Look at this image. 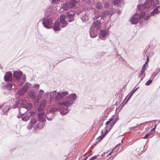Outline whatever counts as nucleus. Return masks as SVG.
<instances>
[{
  "instance_id": "f257e3e1",
  "label": "nucleus",
  "mask_w": 160,
  "mask_h": 160,
  "mask_svg": "<svg viewBox=\"0 0 160 160\" xmlns=\"http://www.w3.org/2000/svg\"><path fill=\"white\" fill-rule=\"evenodd\" d=\"M159 0H139L137 5V11H142L149 8L151 6L153 8L157 5L159 4Z\"/></svg>"
},
{
  "instance_id": "f03ea898",
  "label": "nucleus",
  "mask_w": 160,
  "mask_h": 160,
  "mask_svg": "<svg viewBox=\"0 0 160 160\" xmlns=\"http://www.w3.org/2000/svg\"><path fill=\"white\" fill-rule=\"evenodd\" d=\"M146 15V12L144 11L141 12L140 13L136 12L133 16L131 18L130 22L132 24H136L139 22L140 23V25H145L148 22L145 18H143Z\"/></svg>"
},
{
  "instance_id": "7ed1b4c3",
  "label": "nucleus",
  "mask_w": 160,
  "mask_h": 160,
  "mask_svg": "<svg viewBox=\"0 0 160 160\" xmlns=\"http://www.w3.org/2000/svg\"><path fill=\"white\" fill-rule=\"evenodd\" d=\"M77 98L76 94L73 93L70 94L66 97V100L62 102L58 103V105L63 106L68 109V107L72 105L75 102V100Z\"/></svg>"
},
{
  "instance_id": "20e7f679",
  "label": "nucleus",
  "mask_w": 160,
  "mask_h": 160,
  "mask_svg": "<svg viewBox=\"0 0 160 160\" xmlns=\"http://www.w3.org/2000/svg\"><path fill=\"white\" fill-rule=\"evenodd\" d=\"M69 110L67 108H65L63 106L61 105L59 108H50L49 112H53L57 111L60 112V114L62 115H64L67 114L69 111Z\"/></svg>"
},
{
  "instance_id": "39448f33",
  "label": "nucleus",
  "mask_w": 160,
  "mask_h": 160,
  "mask_svg": "<svg viewBox=\"0 0 160 160\" xmlns=\"http://www.w3.org/2000/svg\"><path fill=\"white\" fill-rule=\"evenodd\" d=\"M77 2L76 0H70L63 3L62 8L64 11H67L68 9L74 7Z\"/></svg>"
},
{
  "instance_id": "423d86ee",
  "label": "nucleus",
  "mask_w": 160,
  "mask_h": 160,
  "mask_svg": "<svg viewBox=\"0 0 160 160\" xmlns=\"http://www.w3.org/2000/svg\"><path fill=\"white\" fill-rule=\"evenodd\" d=\"M13 76L15 80L19 81L21 79L22 75V80H23L24 82L26 81V76L25 74H23L22 72L20 70L13 71Z\"/></svg>"
},
{
  "instance_id": "0eeeda50",
  "label": "nucleus",
  "mask_w": 160,
  "mask_h": 160,
  "mask_svg": "<svg viewBox=\"0 0 160 160\" xmlns=\"http://www.w3.org/2000/svg\"><path fill=\"white\" fill-rule=\"evenodd\" d=\"M42 21V24L43 26L47 29L52 28V26H50L52 24V19L51 18H49L43 17L40 21Z\"/></svg>"
},
{
  "instance_id": "6e6552de",
  "label": "nucleus",
  "mask_w": 160,
  "mask_h": 160,
  "mask_svg": "<svg viewBox=\"0 0 160 160\" xmlns=\"http://www.w3.org/2000/svg\"><path fill=\"white\" fill-rule=\"evenodd\" d=\"M68 94V92L67 91L57 92L56 97L54 98L55 101L56 102L59 101Z\"/></svg>"
},
{
  "instance_id": "1a4fd4ad",
  "label": "nucleus",
  "mask_w": 160,
  "mask_h": 160,
  "mask_svg": "<svg viewBox=\"0 0 160 160\" xmlns=\"http://www.w3.org/2000/svg\"><path fill=\"white\" fill-rule=\"evenodd\" d=\"M66 19L69 22H72L74 21L75 19V13H71L70 12H66Z\"/></svg>"
},
{
  "instance_id": "9d476101",
  "label": "nucleus",
  "mask_w": 160,
  "mask_h": 160,
  "mask_svg": "<svg viewBox=\"0 0 160 160\" xmlns=\"http://www.w3.org/2000/svg\"><path fill=\"white\" fill-rule=\"evenodd\" d=\"M109 33V31H107L106 30H101L100 31L99 34V38L103 40H105L106 36Z\"/></svg>"
},
{
  "instance_id": "9b49d317",
  "label": "nucleus",
  "mask_w": 160,
  "mask_h": 160,
  "mask_svg": "<svg viewBox=\"0 0 160 160\" xmlns=\"http://www.w3.org/2000/svg\"><path fill=\"white\" fill-rule=\"evenodd\" d=\"M12 78V73L11 71L7 72L4 77V80L5 82H8L11 81Z\"/></svg>"
},
{
  "instance_id": "f8f14e48",
  "label": "nucleus",
  "mask_w": 160,
  "mask_h": 160,
  "mask_svg": "<svg viewBox=\"0 0 160 160\" xmlns=\"http://www.w3.org/2000/svg\"><path fill=\"white\" fill-rule=\"evenodd\" d=\"M101 23L100 22H98L97 20L96 21H94L93 22V24L92 25L91 28H92L98 31L101 28Z\"/></svg>"
},
{
  "instance_id": "ddd939ff",
  "label": "nucleus",
  "mask_w": 160,
  "mask_h": 160,
  "mask_svg": "<svg viewBox=\"0 0 160 160\" xmlns=\"http://www.w3.org/2000/svg\"><path fill=\"white\" fill-rule=\"evenodd\" d=\"M60 23L58 21H56L53 24V26L52 27L53 30L55 32L59 31L61 30L59 27Z\"/></svg>"
},
{
  "instance_id": "4468645a",
  "label": "nucleus",
  "mask_w": 160,
  "mask_h": 160,
  "mask_svg": "<svg viewBox=\"0 0 160 160\" xmlns=\"http://www.w3.org/2000/svg\"><path fill=\"white\" fill-rule=\"evenodd\" d=\"M44 112H42L38 114V119L40 122H45L46 121V119L44 118Z\"/></svg>"
},
{
  "instance_id": "2eb2a0df",
  "label": "nucleus",
  "mask_w": 160,
  "mask_h": 160,
  "mask_svg": "<svg viewBox=\"0 0 160 160\" xmlns=\"http://www.w3.org/2000/svg\"><path fill=\"white\" fill-rule=\"evenodd\" d=\"M89 33L90 37L92 38H94L98 35V31L93 28H92L89 29Z\"/></svg>"
},
{
  "instance_id": "dca6fc26",
  "label": "nucleus",
  "mask_w": 160,
  "mask_h": 160,
  "mask_svg": "<svg viewBox=\"0 0 160 160\" xmlns=\"http://www.w3.org/2000/svg\"><path fill=\"white\" fill-rule=\"evenodd\" d=\"M160 12V6H158L155 8L150 12L151 16H154L155 14H158Z\"/></svg>"
},
{
  "instance_id": "f3484780",
  "label": "nucleus",
  "mask_w": 160,
  "mask_h": 160,
  "mask_svg": "<svg viewBox=\"0 0 160 160\" xmlns=\"http://www.w3.org/2000/svg\"><path fill=\"white\" fill-rule=\"evenodd\" d=\"M157 126V125L156 124L154 125V127L152 128L149 132L148 133L146 134L145 136H144L142 138L143 139H146L148 136L152 135L153 133H154L155 132V129L156 128Z\"/></svg>"
},
{
  "instance_id": "a211bd4d",
  "label": "nucleus",
  "mask_w": 160,
  "mask_h": 160,
  "mask_svg": "<svg viewBox=\"0 0 160 160\" xmlns=\"http://www.w3.org/2000/svg\"><path fill=\"white\" fill-rule=\"evenodd\" d=\"M66 19V15L63 14L60 16V20L61 24H67V21L65 20Z\"/></svg>"
},
{
  "instance_id": "6ab92c4d",
  "label": "nucleus",
  "mask_w": 160,
  "mask_h": 160,
  "mask_svg": "<svg viewBox=\"0 0 160 160\" xmlns=\"http://www.w3.org/2000/svg\"><path fill=\"white\" fill-rule=\"evenodd\" d=\"M129 97L126 100V101L124 102L125 100L126 99V98L128 97V95L126 96L124 100L122 102V103L121 104V105L122 106L121 108H120L119 112H118V113L122 109V108L124 107V106L129 101V100L130 99V98H131L132 96H131L129 95Z\"/></svg>"
},
{
  "instance_id": "aec40b11",
  "label": "nucleus",
  "mask_w": 160,
  "mask_h": 160,
  "mask_svg": "<svg viewBox=\"0 0 160 160\" xmlns=\"http://www.w3.org/2000/svg\"><path fill=\"white\" fill-rule=\"evenodd\" d=\"M28 96L30 98L34 99L37 98L35 92L33 90H30L28 92Z\"/></svg>"
},
{
  "instance_id": "412c9836",
  "label": "nucleus",
  "mask_w": 160,
  "mask_h": 160,
  "mask_svg": "<svg viewBox=\"0 0 160 160\" xmlns=\"http://www.w3.org/2000/svg\"><path fill=\"white\" fill-rule=\"evenodd\" d=\"M32 105L31 103L27 102L26 106H24V108L27 109V110L25 112H27L29 109H30L32 108Z\"/></svg>"
},
{
  "instance_id": "4be33fe9",
  "label": "nucleus",
  "mask_w": 160,
  "mask_h": 160,
  "mask_svg": "<svg viewBox=\"0 0 160 160\" xmlns=\"http://www.w3.org/2000/svg\"><path fill=\"white\" fill-rule=\"evenodd\" d=\"M31 120L29 123L33 126L37 122V120L35 119V117H32L31 118Z\"/></svg>"
},
{
  "instance_id": "5701e85b",
  "label": "nucleus",
  "mask_w": 160,
  "mask_h": 160,
  "mask_svg": "<svg viewBox=\"0 0 160 160\" xmlns=\"http://www.w3.org/2000/svg\"><path fill=\"white\" fill-rule=\"evenodd\" d=\"M45 107V105L42 103H41L39 105L38 108V110L39 112H41L42 111Z\"/></svg>"
},
{
  "instance_id": "b1692460",
  "label": "nucleus",
  "mask_w": 160,
  "mask_h": 160,
  "mask_svg": "<svg viewBox=\"0 0 160 160\" xmlns=\"http://www.w3.org/2000/svg\"><path fill=\"white\" fill-rule=\"evenodd\" d=\"M25 92L24 91L23 88H21L20 89L18 90L17 93L20 96H22L25 93Z\"/></svg>"
},
{
  "instance_id": "393cba45",
  "label": "nucleus",
  "mask_w": 160,
  "mask_h": 160,
  "mask_svg": "<svg viewBox=\"0 0 160 160\" xmlns=\"http://www.w3.org/2000/svg\"><path fill=\"white\" fill-rule=\"evenodd\" d=\"M11 107L9 106H6L3 108V112L7 113L8 112L10 109H11Z\"/></svg>"
},
{
  "instance_id": "a878e982",
  "label": "nucleus",
  "mask_w": 160,
  "mask_h": 160,
  "mask_svg": "<svg viewBox=\"0 0 160 160\" xmlns=\"http://www.w3.org/2000/svg\"><path fill=\"white\" fill-rule=\"evenodd\" d=\"M51 12L49 10H46L44 12V14L46 18H49L50 16Z\"/></svg>"
},
{
  "instance_id": "bb28decb",
  "label": "nucleus",
  "mask_w": 160,
  "mask_h": 160,
  "mask_svg": "<svg viewBox=\"0 0 160 160\" xmlns=\"http://www.w3.org/2000/svg\"><path fill=\"white\" fill-rule=\"evenodd\" d=\"M44 91L42 89H40L39 91L38 92V95H37V98H38L40 99V98H41L43 94L44 93Z\"/></svg>"
},
{
  "instance_id": "cd10ccee",
  "label": "nucleus",
  "mask_w": 160,
  "mask_h": 160,
  "mask_svg": "<svg viewBox=\"0 0 160 160\" xmlns=\"http://www.w3.org/2000/svg\"><path fill=\"white\" fill-rule=\"evenodd\" d=\"M109 13L110 12L108 10H106L103 12L102 14V17L103 18H105L108 15H109Z\"/></svg>"
},
{
  "instance_id": "c85d7f7f",
  "label": "nucleus",
  "mask_w": 160,
  "mask_h": 160,
  "mask_svg": "<svg viewBox=\"0 0 160 160\" xmlns=\"http://www.w3.org/2000/svg\"><path fill=\"white\" fill-rule=\"evenodd\" d=\"M56 90L51 92H50V98L51 99H52L53 98L54 95H55L56 94Z\"/></svg>"
},
{
  "instance_id": "c756f323",
  "label": "nucleus",
  "mask_w": 160,
  "mask_h": 160,
  "mask_svg": "<svg viewBox=\"0 0 160 160\" xmlns=\"http://www.w3.org/2000/svg\"><path fill=\"white\" fill-rule=\"evenodd\" d=\"M86 17H87V16L86 14L85 13L84 15L82 16V17L81 18V19L83 22H85L88 21V19H87V20H86Z\"/></svg>"
},
{
  "instance_id": "7c9ffc66",
  "label": "nucleus",
  "mask_w": 160,
  "mask_h": 160,
  "mask_svg": "<svg viewBox=\"0 0 160 160\" xmlns=\"http://www.w3.org/2000/svg\"><path fill=\"white\" fill-rule=\"evenodd\" d=\"M27 103V102L25 100L22 101L21 103H20L22 107L23 108H24V106H26Z\"/></svg>"
},
{
  "instance_id": "2f4dec72",
  "label": "nucleus",
  "mask_w": 160,
  "mask_h": 160,
  "mask_svg": "<svg viewBox=\"0 0 160 160\" xmlns=\"http://www.w3.org/2000/svg\"><path fill=\"white\" fill-rule=\"evenodd\" d=\"M119 118H118V116H117V117L112 121L111 123L110 124H111V126H113L116 123V122L119 120Z\"/></svg>"
},
{
  "instance_id": "473e14b6",
  "label": "nucleus",
  "mask_w": 160,
  "mask_h": 160,
  "mask_svg": "<svg viewBox=\"0 0 160 160\" xmlns=\"http://www.w3.org/2000/svg\"><path fill=\"white\" fill-rule=\"evenodd\" d=\"M13 86V84L11 83H8L6 85V87H7L8 90H10L12 88Z\"/></svg>"
},
{
  "instance_id": "72a5a7b5",
  "label": "nucleus",
  "mask_w": 160,
  "mask_h": 160,
  "mask_svg": "<svg viewBox=\"0 0 160 160\" xmlns=\"http://www.w3.org/2000/svg\"><path fill=\"white\" fill-rule=\"evenodd\" d=\"M120 2V0H113L112 3L114 5H116L119 4Z\"/></svg>"
},
{
  "instance_id": "f704fd0d",
  "label": "nucleus",
  "mask_w": 160,
  "mask_h": 160,
  "mask_svg": "<svg viewBox=\"0 0 160 160\" xmlns=\"http://www.w3.org/2000/svg\"><path fill=\"white\" fill-rule=\"evenodd\" d=\"M153 79H151L150 78L149 80H148L145 83V85L146 86H148L150 85L152 82Z\"/></svg>"
},
{
  "instance_id": "c9c22d12",
  "label": "nucleus",
  "mask_w": 160,
  "mask_h": 160,
  "mask_svg": "<svg viewBox=\"0 0 160 160\" xmlns=\"http://www.w3.org/2000/svg\"><path fill=\"white\" fill-rule=\"evenodd\" d=\"M96 7L99 10L101 9L102 7L100 3H98L96 4Z\"/></svg>"
},
{
  "instance_id": "e433bc0d",
  "label": "nucleus",
  "mask_w": 160,
  "mask_h": 160,
  "mask_svg": "<svg viewBox=\"0 0 160 160\" xmlns=\"http://www.w3.org/2000/svg\"><path fill=\"white\" fill-rule=\"evenodd\" d=\"M20 104L19 101H18L17 102H16V103L13 105L12 108L13 109L16 108L18 107V106L19 104Z\"/></svg>"
},
{
  "instance_id": "4c0bfd02",
  "label": "nucleus",
  "mask_w": 160,
  "mask_h": 160,
  "mask_svg": "<svg viewBox=\"0 0 160 160\" xmlns=\"http://www.w3.org/2000/svg\"><path fill=\"white\" fill-rule=\"evenodd\" d=\"M105 137V136H104V134H102L99 136L98 138H97V140H98L99 141H101L103 139V138Z\"/></svg>"
},
{
  "instance_id": "58836bf2",
  "label": "nucleus",
  "mask_w": 160,
  "mask_h": 160,
  "mask_svg": "<svg viewBox=\"0 0 160 160\" xmlns=\"http://www.w3.org/2000/svg\"><path fill=\"white\" fill-rule=\"evenodd\" d=\"M40 125V123L39 122L38 123L36 124L35 127L34 128V129L35 130H38V129H39Z\"/></svg>"
},
{
  "instance_id": "ea45409f",
  "label": "nucleus",
  "mask_w": 160,
  "mask_h": 160,
  "mask_svg": "<svg viewBox=\"0 0 160 160\" xmlns=\"http://www.w3.org/2000/svg\"><path fill=\"white\" fill-rule=\"evenodd\" d=\"M20 108L19 109V113H20V115H18V116H17V118H21L22 116L24 114H25V113H26V112H25L24 113H22L21 112H20Z\"/></svg>"
},
{
  "instance_id": "a19ab883",
  "label": "nucleus",
  "mask_w": 160,
  "mask_h": 160,
  "mask_svg": "<svg viewBox=\"0 0 160 160\" xmlns=\"http://www.w3.org/2000/svg\"><path fill=\"white\" fill-rule=\"evenodd\" d=\"M120 104V102H119L118 101H116V102L115 103V105H116V106H117V108H116V111H117V106H118L119 105V107H118V108H119L120 107H121V104L120 105H119ZM121 107H120L121 108Z\"/></svg>"
},
{
  "instance_id": "79ce46f5",
  "label": "nucleus",
  "mask_w": 160,
  "mask_h": 160,
  "mask_svg": "<svg viewBox=\"0 0 160 160\" xmlns=\"http://www.w3.org/2000/svg\"><path fill=\"white\" fill-rule=\"evenodd\" d=\"M36 99V101L34 102V105L35 106H37L38 105L39 102V101L40 99L38 98L37 97Z\"/></svg>"
},
{
  "instance_id": "37998d69",
  "label": "nucleus",
  "mask_w": 160,
  "mask_h": 160,
  "mask_svg": "<svg viewBox=\"0 0 160 160\" xmlns=\"http://www.w3.org/2000/svg\"><path fill=\"white\" fill-rule=\"evenodd\" d=\"M46 119L48 121H51L54 117V114H53V115L50 118H48L47 117H46Z\"/></svg>"
},
{
  "instance_id": "c03bdc74",
  "label": "nucleus",
  "mask_w": 160,
  "mask_h": 160,
  "mask_svg": "<svg viewBox=\"0 0 160 160\" xmlns=\"http://www.w3.org/2000/svg\"><path fill=\"white\" fill-rule=\"evenodd\" d=\"M109 3L106 2L104 4V7L105 8H109Z\"/></svg>"
},
{
  "instance_id": "a18cd8bd",
  "label": "nucleus",
  "mask_w": 160,
  "mask_h": 160,
  "mask_svg": "<svg viewBox=\"0 0 160 160\" xmlns=\"http://www.w3.org/2000/svg\"><path fill=\"white\" fill-rule=\"evenodd\" d=\"M33 127L32 125L31 124H30L29 123L28 126L27 127V129L28 130H31L32 129V127Z\"/></svg>"
},
{
  "instance_id": "49530a36",
  "label": "nucleus",
  "mask_w": 160,
  "mask_h": 160,
  "mask_svg": "<svg viewBox=\"0 0 160 160\" xmlns=\"http://www.w3.org/2000/svg\"><path fill=\"white\" fill-rule=\"evenodd\" d=\"M158 120H152L151 121H148V122H144L143 123H141L139 125H142V124H145V123H148L150 122H155V121H157Z\"/></svg>"
},
{
  "instance_id": "de8ad7c7",
  "label": "nucleus",
  "mask_w": 160,
  "mask_h": 160,
  "mask_svg": "<svg viewBox=\"0 0 160 160\" xmlns=\"http://www.w3.org/2000/svg\"><path fill=\"white\" fill-rule=\"evenodd\" d=\"M28 113H29V115H30V116H33L35 114V112L33 111L30 112Z\"/></svg>"
},
{
  "instance_id": "09e8293b",
  "label": "nucleus",
  "mask_w": 160,
  "mask_h": 160,
  "mask_svg": "<svg viewBox=\"0 0 160 160\" xmlns=\"http://www.w3.org/2000/svg\"><path fill=\"white\" fill-rule=\"evenodd\" d=\"M150 15H146L145 17H144L143 18H145L147 21L148 22V20L150 19Z\"/></svg>"
},
{
  "instance_id": "8fccbe9b",
  "label": "nucleus",
  "mask_w": 160,
  "mask_h": 160,
  "mask_svg": "<svg viewBox=\"0 0 160 160\" xmlns=\"http://www.w3.org/2000/svg\"><path fill=\"white\" fill-rule=\"evenodd\" d=\"M146 68V66L145 63L142 66V68L141 70L145 72Z\"/></svg>"
},
{
  "instance_id": "3c124183",
  "label": "nucleus",
  "mask_w": 160,
  "mask_h": 160,
  "mask_svg": "<svg viewBox=\"0 0 160 160\" xmlns=\"http://www.w3.org/2000/svg\"><path fill=\"white\" fill-rule=\"evenodd\" d=\"M97 158V156H93L91 158H90L89 160H94L95 159H96Z\"/></svg>"
},
{
  "instance_id": "603ef678",
  "label": "nucleus",
  "mask_w": 160,
  "mask_h": 160,
  "mask_svg": "<svg viewBox=\"0 0 160 160\" xmlns=\"http://www.w3.org/2000/svg\"><path fill=\"white\" fill-rule=\"evenodd\" d=\"M39 85L38 84H35L33 85V87L37 88L38 89H39Z\"/></svg>"
},
{
  "instance_id": "864d4df0",
  "label": "nucleus",
  "mask_w": 160,
  "mask_h": 160,
  "mask_svg": "<svg viewBox=\"0 0 160 160\" xmlns=\"http://www.w3.org/2000/svg\"><path fill=\"white\" fill-rule=\"evenodd\" d=\"M60 0H52L51 1V3L53 4L54 3H56Z\"/></svg>"
},
{
  "instance_id": "5fc2aeb1",
  "label": "nucleus",
  "mask_w": 160,
  "mask_h": 160,
  "mask_svg": "<svg viewBox=\"0 0 160 160\" xmlns=\"http://www.w3.org/2000/svg\"><path fill=\"white\" fill-rule=\"evenodd\" d=\"M135 92H134L132 90L128 94V96L129 95H130L132 96L133 94Z\"/></svg>"
},
{
  "instance_id": "6e6d98bb",
  "label": "nucleus",
  "mask_w": 160,
  "mask_h": 160,
  "mask_svg": "<svg viewBox=\"0 0 160 160\" xmlns=\"http://www.w3.org/2000/svg\"><path fill=\"white\" fill-rule=\"evenodd\" d=\"M114 115H113L112 116V117L111 118H109V120L110 121V122H111L112 121H113L114 118Z\"/></svg>"
},
{
  "instance_id": "4d7b16f0",
  "label": "nucleus",
  "mask_w": 160,
  "mask_h": 160,
  "mask_svg": "<svg viewBox=\"0 0 160 160\" xmlns=\"http://www.w3.org/2000/svg\"><path fill=\"white\" fill-rule=\"evenodd\" d=\"M109 132V131L108 129H106L105 131V132L104 133V136H106V135L108 133V132Z\"/></svg>"
},
{
  "instance_id": "13d9d810",
  "label": "nucleus",
  "mask_w": 160,
  "mask_h": 160,
  "mask_svg": "<svg viewBox=\"0 0 160 160\" xmlns=\"http://www.w3.org/2000/svg\"><path fill=\"white\" fill-rule=\"evenodd\" d=\"M146 62L145 63V64H146V63H148L149 62V56H147V58H146Z\"/></svg>"
},
{
  "instance_id": "bf43d9fd",
  "label": "nucleus",
  "mask_w": 160,
  "mask_h": 160,
  "mask_svg": "<svg viewBox=\"0 0 160 160\" xmlns=\"http://www.w3.org/2000/svg\"><path fill=\"white\" fill-rule=\"evenodd\" d=\"M64 24L63 25H62L61 26V27L62 28H64V27H66L68 25V22H67V24Z\"/></svg>"
},
{
  "instance_id": "052dcab7",
  "label": "nucleus",
  "mask_w": 160,
  "mask_h": 160,
  "mask_svg": "<svg viewBox=\"0 0 160 160\" xmlns=\"http://www.w3.org/2000/svg\"><path fill=\"white\" fill-rule=\"evenodd\" d=\"M144 72H144L141 70V72L140 73V74L139 75L138 77H140L141 76H142L143 75L144 73H145Z\"/></svg>"
},
{
  "instance_id": "680f3d73",
  "label": "nucleus",
  "mask_w": 160,
  "mask_h": 160,
  "mask_svg": "<svg viewBox=\"0 0 160 160\" xmlns=\"http://www.w3.org/2000/svg\"><path fill=\"white\" fill-rule=\"evenodd\" d=\"M138 125H137V126H135L133 127H131L130 128V130H134V129H135L136 128H137L138 127Z\"/></svg>"
},
{
  "instance_id": "e2e57ef3",
  "label": "nucleus",
  "mask_w": 160,
  "mask_h": 160,
  "mask_svg": "<svg viewBox=\"0 0 160 160\" xmlns=\"http://www.w3.org/2000/svg\"><path fill=\"white\" fill-rule=\"evenodd\" d=\"M22 120L24 121H27L25 116L22 117Z\"/></svg>"
},
{
  "instance_id": "0e129e2a",
  "label": "nucleus",
  "mask_w": 160,
  "mask_h": 160,
  "mask_svg": "<svg viewBox=\"0 0 160 160\" xmlns=\"http://www.w3.org/2000/svg\"><path fill=\"white\" fill-rule=\"evenodd\" d=\"M99 142H100V141L98 140H97V141L94 142L93 145L95 146Z\"/></svg>"
},
{
  "instance_id": "69168bd1",
  "label": "nucleus",
  "mask_w": 160,
  "mask_h": 160,
  "mask_svg": "<svg viewBox=\"0 0 160 160\" xmlns=\"http://www.w3.org/2000/svg\"><path fill=\"white\" fill-rule=\"evenodd\" d=\"M30 84V83L28 82H26L24 85V87H25V88H29V86H28V85H27V84Z\"/></svg>"
},
{
  "instance_id": "338daca9",
  "label": "nucleus",
  "mask_w": 160,
  "mask_h": 160,
  "mask_svg": "<svg viewBox=\"0 0 160 160\" xmlns=\"http://www.w3.org/2000/svg\"><path fill=\"white\" fill-rule=\"evenodd\" d=\"M136 86H135L132 90L133 91H134V92H135L137 90V89L139 88V87H137L136 88H135Z\"/></svg>"
},
{
  "instance_id": "774afa93",
  "label": "nucleus",
  "mask_w": 160,
  "mask_h": 160,
  "mask_svg": "<svg viewBox=\"0 0 160 160\" xmlns=\"http://www.w3.org/2000/svg\"><path fill=\"white\" fill-rule=\"evenodd\" d=\"M28 115L27 116H25L27 121H28V120H29V119L30 117H31V116H30V115L28 114Z\"/></svg>"
}]
</instances>
